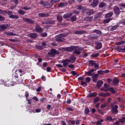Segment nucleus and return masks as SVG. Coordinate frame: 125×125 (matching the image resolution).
I'll list each match as a JSON object with an SVG mask.
<instances>
[{
  "instance_id": "nucleus-6",
  "label": "nucleus",
  "mask_w": 125,
  "mask_h": 125,
  "mask_svg": "<svg viewBox=\"0 0 125 125\" xmlns=\"http://www.w3.org/2000/svg\"><path fill=\"white\" fill-rule=\"evenodd\" d=\"M8 28V24L0 25V32H4Z\"/></svg>"
},
{
  "instance_id": "nucleus-55",
  "label": "nucleus",
  "mask_w": 125,
  "mask_h": 125,
  "mask_svg": "<svg viewBox=\"0 0 125 125\" xmlns=\"http://www.w3.org/2000/svg\"><path fill=\"white\" fill-rule=\"evenodd\" d=\"M99 76V75H98V74H93L92 75V78H93V79H96V78H97Z\"/></svg>"
},
{
  "instance_id": "nucleus-18",
  "label": "nucleus",
  "mask_w": 125,
  "mask_h": 125,
  "mask_svg": "<svg viewBox=\"0 0 125 125\" xmlns=\"http://www.w3.org/2000/svg\"><path fill=\"white\" fill-rule=\"evenodd\" d=\"M94 71H95V70L91 69L90 71L86 72L85 74L86 75H87V76H93V74H92V72H94Z\"/></svg>"
},
{
  "instance_id": "nucleus-53",
  "label": "nucleus",
  "mask_w": 125,
  "mask_h": 125,
  "mask_svg": "<svg viewBox=\"0 0 125 125\" xmlns=\"http://www.w3.org/2000/svg\"><path fill=\"white\" fill-rule=\"evenodd\" d=\"M109 90L112 93H116V92L115 91V90L113 88H110Z\"/></svg>"
},
{
  "instance_id": "nucleus-56",
  "label": "nucleus",
  "mask_w": 125,
  "mask_h": 125,
  "mask_svg": "<svg viewBox=\"0 0 125 125\" xmlns=\"http://www.w3.org/2000/svg\"><path fill=\"white\" fill-rule=\"evenodd\" d=\"M98 74H100V75H103V74H104V71H103L102 70H98Z\"/></svg>"
},
{
  "instance_id": "nucleus-62",
  "label": "nucleus",
  "mask_w": 125,
  "mask_h": 125,
  "mask_svg": "<svg viewBox=\"0 0 125 125\" xmlns=\"http://www.w3.org/2000/svg\"><path fill=\"white\" fill-rule=\"evenodd\" d=\"M66 110H68V111H73V108L71 107H67L66 108Z\"/></svg>"
},
{
  "instance_id": "nucleus-36",
  "label": "nucleus",
  "mask_w": 125,
  "mask_h": 125,
  "mask_svg": "<svg viewBox=\"0 0 125 125\" xmlns=\"http://www.w3.org/2000/svg\"><path fill=\"white\" fill-rule=\"evenodd\" d=\"M117 28H118V25H114V26H113L110 29V31H114V30H116Z\"/></svg>"
},
{
  "instance_id": "nucleus-14",
  "label": "nucleus",
  "mask_w": 125,
  "mask_h": 125,
  "mask_svg": "<svg viewBox=\"0 0 125 125\" xmlns=\"http://www.w3.org/2000/svg\"><path fill=\"white\" fill-rule=\"evenodd\" d=\"M52 5H53V4L51 2L50 3L46 2L44 4V6L45 8H50L52 7Z\"/></svg>"
},
{
  "instance_id": "nucleus-48",
  "label": "nucleus",
  "mask_w": 125,
  "mask_h": 125,
  "mask_svg": "<svg viewBox=\"0 0 125 125\" xmlns=\"http://www.w3.org/2000/svg\"><path fill=\"white\" fill-rule=\"evenodd\" d=\"M25 96L26 98V100H28V97H29V92H28V91H25Z\"/></svg>"
},
{
  "instance_id": "nucleus-2",
  "label": "nucleus",
  "mask_w": 125,
  "mask_h": 125,
  "mask_svg": "<svg viewBox=\"0 0 125 125\" xmlns=\"http://www.w3.org/2000/svg\"><path fill=\"white\" fill-rule=\"evenodd\" d=\"M64 37H66V35L62 34L57 35V36H56V41L57 42H63L65 41Z\"/></svg>"
},
{
  "instance_id": "nucleus-34",
  "label": "nucleus",
  "mask_w": 125,
  "mask_h": 125,
  "mask_svg": "<svg viewBox=\"0 0 125 125\" xmlns=\"http://www.w3.org/2000/svg\"><path fill=\"white\" fill-rule=\"evenodd\" d=\"M125 44V41H120L119 42H117L115 43V44H116V45H121L122 44Z\"/></svg>"
},
{
  "instance_id": "nucleus-20",
  "label": "nucleus",
  "mask_w": 125,
  "mask_h": 125,
  "mask_svg": "<svg viewBox=\"0 0 125 125\" xmlns=\"http://www.w3.org/2000/svg\"><path fill=\"white\" fill-rule=\"evenodd\" d=\"M102 14H103V13L102 12L97 13L94 17V19H98L99 18H100V17L102 16Z\"/></svg>"
},
{
  "instance_id": "nucleus-47",
  "label": "nucleus",
  "mask_w": 125,
  "mask_h": 125,
  "mask_svg": "<svg viewBox=\"0 0 125 125\" xmlns=\"http://www.w3.org/2000/svg\"><path fill=\"white\" fill-rule=\"evenodd\" d=\"M120 122L121 124H124L125 122V117H122V118L120 119Z\"/></svg>"
},
{
  "instance_id": "nucleus-16",
  "label": "nucleus",
  "mask_w": 125,
  "mask_h": 125,
  "mask_svg": "<svg viewBox=\"0 0 125 125\" xmlns=\"http://www.w3.org/2000/svg\"><path fill=\"white\" fill-rule=\"evenodd\" d=\"M37 36L38 35L37 34V33H30L29 35H28V37H29V38H31V39H36Z\"/></svg>"
},
{
  "instance_id": "nucleus-57",
  "label": "nucleus",
  "mask_w": 125,
  "mask_h": 125,
  "mask_svg": "<svg viewBox=\"0 0 125 125\" xmlns=\"http://www.w3.org/2000/svg\"><path fill=\"white\" fill-rule=\"evenodd\" d=\"M116 50H117V51H119V52H121V51L122 50L121 49V46H118L116 48Z\"/></svg>"
},
{
  "instance_id": "nucleus-32",
  "label": "nucleus",
  "mask_w": 125,
  "mask_h": 125,
  "mask_svg": "<svg viewBox=\"0 0 125 125\" xmlns=\"http://www.w3.org/2000/svg\"><path fill=\"white\" fill-rule=\"evenodd\" d=\"M106 6V3H104V2H101L100 4L99 5V7L101 8H102V7H104V6Z\"/></svg>"
},
{
  "instance_id": "nucleus-31",
  "label": "nucleus",
  "mask_w": 125,
  "mask_h": 125,
  "mask_svg": "<svg viewBox=\"0 0 125 125\" xmlns=\"http://www.w3.org/2000/svg\"><path fill=\"white\" fill-rule=\"evenodd\" d=\"M84 19L85 21H91V20L93 19V17H86L85 18H84Z\"/></svg>"
},
{
  "instance_id": "nucleus-35",
  "label": "nucleus",
  "mask_w": 125,
  "mask_h": 125,
  "mask_svg": "<svg viewBox=\"0 0 125 125\" xmlns=\"http://www.w3.org/2000/svg\"><path fill=\"white\" fill-rule=\"evenodd\" d=\"M68 5V3L67 2H62L60 4L59 6H67Z\"/></svg>"
},
{
  "instance_id": "nucleus-23",
  "label": "nucleus",
  "mask_w": 125,
  "mask_h": 125,
  "mask_svg": "<svg viewBox=\"0 0 125 125\" xmlns=\"http://www.w3.org/2000/svg\"><path fill=\"white\" fill-rule=\"evenodd\" d=\"M102 84H103V82L101 81H99L97 83V86L98 88H100Z\"/></svg>"
},
{
  "instance_id": "nucleus-58",
  "label": "nucleus",
  "mask_w": 125,
  "mask_h": 125,
  "mask_svg": "<svg viewBox=\"0 0 125 125\" xmlns=\"http://www.w3.org/2000/svg\"><path fill=\"white\" fill-rule=\"evenodd\" d=\"M106 106H107V104H104L101 105V107L102 109H104V108H105V107H106Z\"/></svg>"
},
{
  "instance_id": "nucleus-24",
  "label": "nucleus",
  "mask_w": 125,
  "mask_h": 125,
  "mask_svg": "<svg viewBox=\"0 0 125 125\" xmlns=\"http://www.w3.org/2000/svg\"><path fill=\"white\" fill-rule=\"evenodd\" d=\"M97 95V93H91L88 95V97H95Z\"/></svg>"
},
{
  "instance_id": "nucleus-45",
  "label": "nucleus",
  "mask_w": 125,
  "mask_h": 125,
  "mask_svg": "<svg viewBox=\"0 0 125 125\" xmlns=\"http://www.w3.org/2000/svg\"><path fill=\"white\" fill-rule=\"evenodd\" d=\"M31 8H32L31 7H28V6H27L26 7H23L22 9H24V10H29V9H31Z\"/></svg>"
},
{
  "instance_id": "nucleus-52",
  "label": "nucleus",
  "mask_w": 125,
  "mask_h": 125,
  "mask_svg": "<svg viewBox=\"0 0 125 125\" xmlns=\"http://www.w3.org/2000/svg\"><path fill=\"white\" fill-rule=\"evenodd\" d=\"M88 113H89V109L86 107L85 109V114H88Z\"/></svg>"
},
{
  "instance_id": "nucleus-1",
  "label": "nucleus",
  "mask_w": 125,
  "mask_h": 125,
  "mask_svg": "<svg viewBox=\"0 0 125 125\" xmlns=\"http://www.w3.org/2000/svg\"><path fill=\"white\" fill-rule=\"evenodd\" d=\"M56 54H59V52L57 51L56 49H52L50 50V52L48 53V55L51 57H53L56 55Z\"/></svg>"
},
{
  "instance_id": "nucleus-37",
  "label": "nucleus",
  "mask_w": 125,
  "mask_h": 125,
  "mask_svg": "<svg viewBox=\"0 0 125 125\" xmlns=\"http://www.w3.org/2000/svg\"><path fill=\"white\" fill-rule=\"evenodd\" d=\"M18 83L19 84V83H23V78H20L18 81H17Z\"/></svg>"
},
{
  "instance_id": "nucleus-43",
  "label": "nucleus",
  "mask_w": 125,
  "mask_h": 125,
  "mask_svg": "<svg viewBox=\"0 0 125 125\" xmlns=\"http://www.w3.org/2000/svg\"><path fill=\"white\" fill-rule=\"evenodd\" d=\"M75 2V0H68L67 3H69V4H73Z\"/></svg>"
},
{
  "instance_id": "nucleus-41",
  "label": "nucleus",
  "mask_w": 125,
  "mask_h": 125,
  "mask_svg": "<svg viewBox=\"0 0 125 125\" xmlns=\"http://www.w3.org/2000/svg\"><path fill=\"white\" fill-rule=\"evenodd\" d=\"M94 32L95 33H96V34H97L98 35H102V32L100 30H94Z\"/></svg>"
},
{
  "instance_id": "nucleus-25",
  "label": "nucleus",
  "mask_w": 125,
  "mask_h": 125,
  "mask_svg": "<svg viewBox=\"0 0 125 125\" xmlns=\"http://www.w3.org/2000/svg\"><path fill=\"white\" fill-rule=\"evenodd\" d=\"M94 12H95L94 10L91 9L90 10H88L86 12V13H87V15H91L92 14H94Z\"/></svg>"
},
{
  "instance_id": "nucleus-9",
  "label": "nucleus",
  "mask_w": 125,
  "mask_h": 125,
  "mask_svg": "<svg viewBox=\"0 0 125 125\" xmlns=\"http://www.w3.org/2000/svg\"><path fill=\"white\" fill-rule=\"evenodd\" d=\"M98 2H99V0H93V2L91 3L90 5L92 7H95L98 5Z\"/></svg>"
},
{
  "instance_id": "nucleus-64",
  "label": "nucleus",
  "mask_w": 125,
  "mask_h": 125,
  "mask_svg": "<svg viewBox=\"0 0 125 125\" xmlns=\"http://www.w3.org/2000/svg\"><path fill=\"white\" fill-rule=\"evenodd\" d=\"M1 14H3L5 15V14H7V11H2Z\"/></svg>"
},
{
  "instance_id": "nucleus-61",
  "label": "nucleus",
  "mask_w": 125,
  "mask_h": 125,
  "mask_svg": "<svg viewBox=\"0 0 125 125\" xmlns=\"http://www.w3.org/2000/svg\"><path fill=\"white\" fill-rule=\"evenodd\" d=\"M36 48H37V49H42L43 48L42 47V46H36Z\"/></svg>"
},
{
  "instance_id": "nucleus-30",
  "label": "nucleus",
  "mask_w": 125,
  "mask_h": 125,
  "mask_svg": "<svg viewBox=\"0 0 125 125\" xmlns=\"http://www.w3.org/2000/svg\"><path fill=\"white\" fill-rule=\"evenodd\" d=\"M57 19L60 22H61V21L63 20V18H62V16L61 15H58L57 17Z\"/></svg>"
},
{
  "instance_id": "nucleus-19",
  "label": "nucleus",
  "mask_w": 125,
  "mask_h": 125,
  "mask_svg": "<svg viewBox=\"0 0 125 125\" xmlns=\"http://www.w3.org/2000/svg\"><path fill=\"white\" fill-rule=\"evenodd\" d=\"M55 21L52 20H48L46 21V22L43 23V24H54Z\"/></svg>"
},
{
  "instance_id": "nucleus-59",
  "label": "nucleus",
  "mask_w": 125,
  "mask_h": 125,
  "mask_svg": "<svg viewBox=\"0 0 125 125\" xmlns=\"http://www.w3.org/2000/svg\"><path fill=\"white\" fill-rule=\"evenodd\" d=\"M104 86L105 87V88H109V87H110V85L106 83H104Z\"/></svg>"
},
{
  "instance_id": "nucleus-10",
  "label": "nucleus",
  "mask_w": 125,
  "mask_h": 125,
  "mask_svg": "<svg viewBox=\"0 0 125 125\" xmlns=\"http://www.w3.org/2000/svg\"><path fill=\"white\" fill-rule=\"evenodd\" d=\"M35 28L37 32H38L39 33H42V27H41V26L37 23H36Z\"/></svg>"
},
{
  "instance_id": "nucleus-51",
  "label": "nucleus",
  "mask_w": 125,
  "mask_h": 125,
  "mask_svg": "<svg viewBox=\"0 0 125 125\" xmlns=\"http://www.w3.org/2000/svg\"><path fill=\"white\" fill-rule=\"evenodd\" d=\"M110 94L109 93H105L104 94V97H108V96H110Z\"/></svg>"
},
{
  "instance_id": "nucleus-5",
  "label": "nucleus",
  "mask_w": 125,
  "mask_h": 125,
  "mask_svg": "<svg viewBox=\"0 0 125 125\" xmlns=\"http://www.w3.org/2000/svg\"><path fill=\"white\" fill-rule=\"evenodd\" d=\"M7 14L9 16L10 18H12L13 19H19V17L17 15H13V13H12V12L10 11H7Z\"/></svg>"
},
{
  "instance_id": "nucleus-26",
  "label": "nucleus",
  "mask_w": 125,
  "mask_h": 125,
  "mask_svg": "<svg viewBox=\"0 0 125 125\" xmlns=\"http://www.w3.org/2000/svg\"><path fill=\"white\" fill-rule=\"evenodd\" d=\"M76 57H75L74 55H72L70 58H69V60L70 61H72L73 63H75L76 62Z\"/></svg>"
},
{
  "instance_id": "nucleus-39",
  "label": "nucleus",
  "mask_w": 125,
  "mask_h": 125,
  "mask_svg": "<svg viewBox=\"0 0 125 125\" xmlns=\"http://www.w3.org/2000/svg\"><path fill=\"white\" fill-rule=\"evenodd\" d=\"M18 13H19V14H21V15H24V14H25V11L22 10H20L18 11Z\"/></svg>"
},
{
  "instance_id": "nucleus-38",
  "label": "nucleus",
  "mask_w": 125,
  "mask_h": 125,
  "mask_svg": "<svg viewBox=\"0 0 125 125\" xmlns=\"http://www.w3.org/2000/svg\"><path fill=\"white\" fill-rule=\"evenodd\" d=\"M89 63L90 65H91V66H94L95 64V62H94V61L93 60H90L89 61Z\"/></svg>"
},
{
  "instance_id": "nucleus-42",
  "label": "nucleus",
  "mask_w": 125,
  "mask_h": 125,
  "mask_svg": "<svg viewBox=\"0 0 125 125\" xmlns=\"http://www.w3.org/2000/svg\"><path fill=\"white\" fill-rule=\"evenodd\" d=\"M112 21V19H105L104 21V23H109V22H110V21Z\"/></svg>"
},
{
  "instance_id": "nucleus-13",
  "label": "nucleus",
  "mask_w": 125,
  "mask_h": 125,
  "mask_svg": "<svg viewBox=\"0 0 125 125\" xmlns=\"http://www.w3.org/2000/svg\"><path fill=\"white\" fill-rule=\"evenodd\" d=\"M83 34H86V32L84 30H77L75 32V35H83Z\"/></svg>"
},
{
  "instance_id": "nucleus-28",
  "label": "nucleus",
  "mask_w": 125,
  "mask_h": 125,
  "mask_svg": "<svg viewBox=\"0 0 125 125\" xmlns=\"http://www.w3.org/2000/svg\"><path fill=\"white\" fill-rule=\"evenodd\" d=\"M113 16V12H110L106 14L105 16V18H111Z\"/></svg>"
},
{
  "instance_id": "nucleus-63",
  "label": "nucleus",
  "mask_w": 125,
  "mask_h": 125,
  "mask_svg": "<svg viewBox=\"0 0 125 125\" xmlns=\"http://www.w3.org/2000/svg\"><path fill=\"white\" fill-rule=\"evenodd\" d=\"M41 90H42V87H41V86L39 87L36 89V91H37V92H40V91H41Z\"/></svg>"
},
{
  "instance_id": "nucleus-15",
  "label": "nucleus",
  "mask_w": 125,
  "mask_h": 125,
  "mask_svg": "<svg viewBox=\"0 0 125 125\" xmlns=\"http://www.w3.org/2000/svg\"><path fill=\"white\" fill-rule=\"evenodd\" d=\"M97 45L95 46L96 49H100L102 47V43L97 42L96 43Z\"/></svg>"
},
{
  "instance_id": "nucleus-4",
  "label": "nucleus",
  "mask_w": 125,
  "mask_h": 125,
  "mask_svg": "<svg viewBox=\"0 0 125 125\" xmlns=\"http://www.w3.org/2000/svg\"><path fill=\"white\" fill-rule=\"evenodd\" d=\"M62 63H63L64 67H67V65H69L70 63H74V62H73V61H70V59H67L62 60Z\"/></svg>"
},
{
  "instance_id": "nucleus-44",
  "label": "nucleus",
  "mask_w": 125,
  "mask_h": 125,
  "mask_svg": "<svg viewBox=\"0 0 125 125\" xmlns=\"http://www.w3.org/2000/svg\"><path fill=\"white\" fill-rule=\"evenodd\" d=\"M60 0H51V2L53 4V3H56V2H59Z\"/></svg>"
},
{
  "instance_id": "nucleus-40",
  "label": "nucleus",
  "mask_w": 125,
  "mask_h": 125,
  "mask_svg": "<svg viewBox=\"0 0 125 125\" xmlns=\"http://www.w3.org/2000/svg\"><path fill=\"white\" fill-rule=\"evenodd\" d=\"M103 122H104L103 120H98L96 122V125H101V124H102V123H103Z\"/></svg>"
},
{
  "instance_id": "nucleus-60",
  "label": "nucleus",
  "mask_w": 125,
  "mask_h": 125,
  "mask_svg": "<svg viewBox=\"0 0 125 125\" xmlns=\"http://www.w3.org/2000/svg\"><path fill=\"white\" fill-rule=\"evenodd\" d=\"M69 123H70V124H71V125H75V121L74 120H72V121L69 120Z\"/></svg>"
},
{
  "instance_id": "nucleus-50",
  "label": "nucleus",
  "mask_w": 125,
  "mask_h": 125,
  "mask_svg": "<svg viewBox=\"0 0 125 125\" xmlns=\"http://www.w3.org/2000/svg\"><path fill=\"white\" fill-rule=\"evenodd\" d=\"M83 6H82V5H78L77 7V9H78L79 10H80V9H83Z\"/></svg>"
},
{
  "instance_id": "nucleus-33",
  "label": "nucleus",
  "mask_w": 125,
  "mask_h": 125,
  "mask_svg": "<svg viewBox=\"0 0 125 125\" xmlns=\"http://www.w3.org/2000/svg\"><path fill=\"white\" fill-rule=\"evenodd\" d=\"M71 20L72 22H75V21H76V20H77V15H74V16H72L71 18Z\"/></svg>"
},
{
  "instance_id": "nucleus-27",
  "label": "nucleus",
  "mask_w": 125,
  "mask_h": 125,
  "mask_svg": "<svg viewBox=\"0 0 125 125\" xmlns=\"http://www.w3.org/2000/svg\"><path fill=\"white\" fill-rule=\"evenodd\" d=\"M107 121H110V122H114V121H116V118H112V117L111 116H108L106 118Z\"/></svg>"
},
{
  "instance_id": "nucleus-54",
  "label": "nucleus",
  "mask_w": 125,
  "mask_h": 125,
  "mask_svg": "<svg viewBox=\"0 0 125 125\" xmlns=\"http://www.w3.org/2000/svg\"><path fill=\"white\" fill-rule=\"evenodd\" d=\"M100 100L99 97H97L94 99V102H98Z\"/></svg>"
},
{
  "instance_id": "nucleus-11",
  "label": "nucleus",
  "mask_w": 125,
  "mask_h": 125,
  "mask_svg": "<svg viewBox=\"0 0 125 125\" xmlns=\"http://www.w3.org/2000/svg\"><path fill=\"white\" fill-rule=\"evenodd\" d=\"M49 16V14L48 13H41L39 14V17H48Z\"/></svg>"
},
{
  "instance_id": "nucleus-8",
  "label": "nucleus",
  "mask_w": 125,
  "mask_h": 125,
  "mask_svg": "<svg viewBox=\"0 0 125 125\" xmlns=\"http://www.w3.org/2000/svg\"><path fill=\"white\" fill-rule=\"evenodd\" d=\"M82 51H83V48L81 47L77 48L75 51L73 52V53H75L77 55H80L81 53H82Z\"/></svg>"
},
{
  "instance_id": "nucleus-7",
  "label": "nucleus",
  "mask_w": 125,
  "mask_h": 125,
  "mask_svg": "<svg viewBox=\"0 0 125 125\" xmlns=\"http://www.w3.org/2000/svg\"><path fill=\"white\" fill-rule=\"evenodd\" d=\"M114 12L116 15H120V8L117 6H115L113 8Z\"/></svg>"
},
{
  "instance_id": "nucleus-3",
  "label": "nucleus",
  "mask_w": 125,
  "mask_h": 125,
  "mask_svg": "<svg viewBox=\"0 0 125 125\" xmlns=\"http://www.w3.org/2000/svg\"><path fill=\"white\" fill-rule=\"evenodd\" d=\"M111 109V111L115 113V114H118L119 112V111L118 110V108L119 107L118 105H114L113 104H111L110 105Z\"/></svg>"
},
{
  "instance_id": "nucleus-21",
  "label": "nucleus",
  "mask_w": 125,
  "mask_h": 125,
  "mask_svg": "<svg viewBox=\"0 0 125 125\" xmlns=\"http://www.w3.org/2000/svg\"><path fill=\"white\" fill-rule=\"evenodd\" d=\"M71 16H72V14H70V13L65 14L63 16V18H64V19H67V18H70Z\"/></svg>"
},
{
  "instance_id": "nucleus-49",
  "label": "nucleus",
  "mask_w": 125,
  "mask_h": 125,
  "mask_svg": "<svg viewBox=\"0 0 125 125\" xmlns=\"http://www.w3.org/2000/svg\"><path fill=\"white\" fill-rule=\"evenodd\" d=\"M91 79L89 77H86L85 78V82H86V83H90V81H91Z\"/></svg>"
},
{
  "instance_id": "nucleus-17",
  "label": "nucleus",
  "mask_w": 125,
  "mask_h": 125,
  "mask_svg": "<svg viewBox=\"0 0 125 125\" xmlns=\"http://www.w3.org/2000/svg\"><path fill=\"white\" fill-rule=\"evenodd\" d=\"M74 49H75V48H74V47L70 46L66 47L65 50H66V51H70L71 52L72 51H73Z\"/></svg>"
},
{
  "instance_id": "nucleus-22",
  "label": "nucleus",
  "mask_w": 125,
  "mask_h": 125,
  "mask_svg": "<svg viewBox=\"0 0 125 125\" xmlns=\"http://www.w3.org/2000/svg\"><path fill=\"white\" fill-rule=\"evenodd\" d=\"M5 35H7V36H16V34L13 33L12 32H10L9 31H6L4 32Z\"/></svg>"
},
{
  "instance_id": "nucleus-29",
  "label": "nucleus",
  "mask_w": 125,
  "mask_h": 125,
  "mask_svg": "<svg viewBox=\"0 0 125 125\" xmlns=\"http://www.w3.org/2000/svg\"><path fill=\"white\" fill-rule=\"evenodd\" d=\"M113 83L114 84H117V83H119V79L117 78H113Z\"/></svg>"
},
{
  "instance_id": "nucleus-46",
  "label": "nucleus",
  "mask_w": 125,
  "mask_h": 125,
  "mask_svg": "<svg viewBox=\"0 0 125 125\" xmlns=\"http://www.w3.org/2000/svg\"><path fill=\"white\" fill-rule=\"evenodd\" d=\"M92 57H98L99 56V53H97V54H93L91 55Z\"/></svg>"
},
{
  "instance_id": "nucleus-12",
  "label": "nucleus",
  "mask_w": 125,
  "mask_h": 125,
  "mask_svg": "<svg viewBox=\"0 0 125 125\" xmlns=\"http://www.w3.org/2000/svg\"><path fill=\"white\" fill-rule=\"evenodd\" d=\"M23 21H25V22H26L27 23H30V24H34V21H33V20L29 18H23Z\"/></svg>"
}]
</instances>
